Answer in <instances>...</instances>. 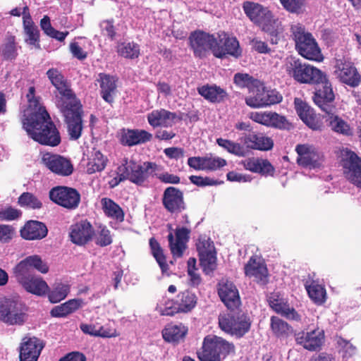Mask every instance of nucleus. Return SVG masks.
<instances>
[{"instance_id": "obj_27", "label": "nucleus", "mask_w": 361, "mask_h": 361, "mask_svg": "<svg viewBox=\"0 0 361 361\" xmlns=\"http://www.w3.org/2000/svg\"><path fill=\"white\" fill-rule=\"evenodd\" d=\"M44 348L42 341L36 338H29L21 343L20 346V361H37L38 357Z\"/></svg>"}, {"instance_id": "obj_50", "label": "nucleus", "mask_w": 361, "mask_h": 361, "mask_svg": "<svg viewBox=\"0 0 361 361\" xmlns=\"http://www.w3.org/2000/svg\"><path fill=\"white\" fill-rule=\"evenodd\" d=\"M189 39L194 54L201 58L203 53V32L195 31L190 35Z\"/></svg>"}, {"instance_id": "obj_38", "label": "nucleus", "mask_w": 361, "mask_h": 361, "mask_svg": "<svg viewBox=\"0 0 361 361\" xmlns=\"http://www.w3.org/2000/svg\"><path fill=\"white\" fill-rule=\"evenodd\" d=\"M149 245L151 253L159 264L161 273L163 274H167L169 270V266L167 263L166 257L164 252V250L161 247L160 243L154 238L152 237L149 240Z\"/></svg>"}, {"instance_id": "obj_21", "label": "nucleus", "mask_w": 361, "mask_h": 361, "mask_svg": "<svg viewBox=\"0 0 361 361\" xmlns=\"http://www.w3.org/2000/svg\"><path fill=\"white\" fill-rule=\"evenodd\" d=\"M246 276L254 278V281L260 286H266L269 282V272L266 264L255 256H252L245 265Z\"/></svg>"}, {"instance_id": "obj_35", "label": "nucleus", "mask_w": 361, "mask_h": 361, "mask_svg": "<svg viewBox=\"0 0 361 361\" xmlns=\"http://www.w3.org/2000/svg\"><path fill=\"white\" fill-rule=\"evenodd\" d=\"M217 251L211 239L204 241V274H212L217 268Z\"/></svg>"}, {"instance_id": "obj_6", "label": "nucleus", "mask_w": 361, "mask_h": 361, "mask_svg": "<svg viewBox=\"0 0 361 361\" xmlns=\"http://www.w3.org/2000/svg\"><path fill=\"white\" fill-rule=\"evenodd\" d=\"M27 308L20 300L0 298V321L10 326H22L27 318Z\"/></svg>"}, {"instance_id": "obj_41", "label": "nucleus", "mask_w": 361, "mask_h": 361, "mask_svg": "<svg viewBox=\"0 0 361 361\" xmlns=\"http://www.w3.org/2000/svg\"><path fill=\"white\" fill-rule=\"evenodd\" d=\"M305 286L309 297L315 304L320 305L325 302L326 293L323 286L313 281L309 285L305 283Z\"/></svg>"}, {"instance_id": "obj_44", "label": "nucleus", "mask_w": 361, "mask_h": 361, "mask_svg": "<svg viewBox=\"0 0 361 361\" xmlns=\"http://www.w3.org/2000/svg\"><path fill=\"white\" fill-rule=\"evenodd\" d=\"M117 52L124 58L133 59L139 56L140 47L133 42H123L118 44Z\"/></svg>"}, {"instance_id": "obj_31", "label": "nucleus", "mask_w": 361, "mask_h": 361, "mask_svg": "<svg viewBox=\"0 0 361 361\" xmlns=\"http://www.w3.org/2000/svg\"><path fill=\"white\" fill-rule=\"evenodd\" d=\"M152 135L145 130L123 129L121 134V142L128 146L140 145L149 141Z\"/></svg>"}, {"instance_id": "obj_47", "label": "nucleus", "mask_w": 361, "mask_h": 361, "mask_svg": "<svg viewBox=\"0 0 361 361\" xmlns=\"http://www.w3.org/2000/svg\"><path fill=\"white\" fill-rule=\"evenodd\" d=\"M169 246L173 258L174 259L180 258L183 256L184 251L187 248V245L183 242L174 240V235L172 233L168 235Z\"/></svg>"}, {"instance_id": "obj_43", "label": "nucleus", "mask_w": 361, "mask_h": 361, "mask_svg": "<svg viewBox=\"0 0 361 361\" xmlns=\"http://www.w3.org/2000/svg\"><path fill=\"white\" fill-rule=\"evenodd\" d=\"M271 328L274 335L280 338H287L293 333L292 327L287 322L277 317H271Z\"/></svg>"}, {"instance_id": "obj_8", "label": "nucleus", "mask_w": 361, "mask_h": 361, "mask_svg": "<svg viewBox=\"0 0 361 361\" xmlns=\"http://www.w3.org/2000/svg\"><path fill=\"white\" fill-rule=\"evenodd\" d=\"M58 109L63 114L67 124V130L71 140H78L82 133L83 126L82 120V106L78 100L66 104L61 100Z\"/></svg>"}, {"instance_id": "obj_58", "label": "nucleus", "mask_w": 361, "mask_h": 361, "mask_svg": "<svg viewBox=\"0 0 361 361\" xmlns=\"http://www.w3.org/2000/svg\"><path fill=\"white\" fill-rule=\"evenodd\" d=\"M15 235V228L11 225L0 224V242H10Z\"/></svg>"}, {"instance_id": "obj_20", "label": "nucleus", "mask_w": 361, "mask_h": 361, "mask_svg": "<svg viewBox=\"0 0 361 361\" xmlns=\"http://www.w3.org/2000/svg\"><path fill=\"white\" fill-rule=\"evenodd\" d=\"M249 118L253 121L267 127L279 129H288L290 123L285 116L272 111H255L249 114Z\"/></svg>"}, {"instance_id": "obj_34", "label": "nucleus", "mask_w": 361, "mask_h": 361, "mask_svg": "<svg viewBox=\"0 0 361 361\" xmlns=\"http://www.w3.org/2000/svg\"><path fill=\"white\" fill-rule=\"evenodd\" d=\"M97 80L99 82L102 98L109 103L113 102V95L116 89L115 78L105 73H100Z\"/></svg>"}, {"instance_id": "obj_12", "label": "nucleus", "mask_w": 361, "mask_h": 361, "mask_svg": "<svg viewBox=\"0 0 361 361\" xmlns=\"http://www.w3.org/2000/svg\"><path fill=\"white\" fill-rule=\"evenodd\" d=\"M256 89L251 90L245 103L250 107L259 109L278 104L282 101V95L276 90H268L262 85H255Z\"/></svg>"}, {"instance_id": "obj_46", "label": "nucleus", "mask_w": 361, "mask_h": 361, "mask_svg": "<svg viewBox=\"0 0 361 361\" xmlns=\"http://www.w3.org/2000/svg\"><path fill=\"white\" fill-rule=\"evenodd\" d=\"M226 92L216 85L204 86V99L211 102H220L226 97Z\"/></svg>"}, {"instance_id": "obj_49", "label": "nucleus", "mask_w": 361, "mask_h": 361, "mask_svg": "<svg viewBox=\"0 0 361 361\" xmlns=\"http://www.w3.org/2000/svg\"><path fill=\"white\" fill-rule=\"evenodd\" d=\"M69 292V287L62 283L57 284L52 290L48 291L49 300L52 303H56L63 300Z\"/></svg>"}, {"instance_id": "obj_16", "label": "nucleus", "mask_w": 361, "mask_h": 361, "mask_svg": "<svg viewBox=\"0 0 361 361\" xmlns=\"http://www.w3.org/2000/svg\"><path fill=\"white\" fill-rule=\"evenodd\" d=\"M298 154L297 163L298 165L312 169L319 168L323 163V156L313 146L309 144H300L295 147Z\"/></svg>"}, {"instance_id": "obj_4", "label": "nucleus", "mask_w": 361, "mask_h": 361, "mask_svg": "<svg viewBox=\"0 0 361 361\" xmlns=\"http://www.w3.org/2000/svg\"><path fill=\"white\" fill-rule=\"evenodd\" d=\"M290 29L298 53L309 60L322 61L320 49L312 34L305 32L304 26L300 23L293 24Z\"/></svg>"}, {"instance_id": "obj_10", "label": "nucleus", "mask_w": 361, "mask_h": 361, "mask_svg": "<svg viewBox=\"0 0 361 361\" xmlns=\"http://www.w3.org/2000/svg\"><path fill=\"white\" fill-rule=\"evenodd\" d=\"M197 298L195 293L188 290L180 292L175 299L166 300L163 307L160 306L161 315L173 316L178 313H188L197 304Z\"/></svg>"}, {"instance_id": "obj_23", "label": "nucleus", "mask_w": 361, "mask_h": 361, "mask_svg": "<svg viewBox=\"0 0 361 361\" xmlns=\"http://www.w3.org/2000/svg\"><path fill=\"white\" fill-rule=\"evenodd\" d=\"M295 341L304 348L316 351L321 348L324 341L323 330L316 329L308 332L301 331L295 334Z\"/></svg>"}, {"instance_id": "obj_2", "label": "nucleus", "mask_w": 361, "mask_h": 361, "mask_svg": "<svg viewBox=\"0 0 361 361\" xmlns=\"http://www.w3.org/2000/svg\"><path fill=\"white\" fill-rule=\"evenodd\" d=\"M22 123L27 135L41 145L56 147L61 142L60 133L47 112L22 119Z\"/></svg>"}, {"instance_id": "obj_28", "label": "nucleus", "mask_w": 361, "mask_h": 361, "mask_svg": "<svg viewBox=\"0 0 361 361\" xmlns=\"http://www.w3.org/2000/svg\"><path fill=\"white\" fill-rule=\"evenodd\" d=\"M50 200L54 203H79L80 195L73 188L56 186L49 191Z\"/></svg>"}, {"instance_id": "obj_24", "label": "nucleus", "mask_w": 361, "mask_h": 361, "mask_svg": "<svg viewBox=\"0 0 361 361\" xmlns=\"http://www.w3.org/2000/svg\"><path fill=\"white\" fill-rule=\"evenodd\" d=\"M294 103L299 117L309 128L314 130L322 129L323 123L319 116L314 114V110L306 102L295 98Z\"/></svg>"}, {"instance_id": "obj_59", "label": "nucleus", "mask_w": 361, "mask_h": 361, "mask_svg": "<svg viewBox=\"0 0 361 361\" xmlns=\"http://www.w3.org/2000/svg\"><path fill=\"white\" fill-rule=\"evenodd\" d=\"M305 0H280L283 8L289 12L298 13L304 5Z\"/></svg>"}, {"instance_id": "obj_26", "label": "nucleus", "mask_w": 361, "mask_h": 361, "mask_svg": "<svg viewBox=\"0 0 361 361\" xmlns=\"http://www.w3.org/2000/svg\"><path fill=\"white\" fill-rule=\"evenodd\" d=\"M188 334V326L182 323L167 324L161 331L163 339L173 345H178L184 342Z\"/></svg>"}, {"instance_id": "obj_64", "label": "nucleus", "mask_w": 361, "mask_h": 361, "mask_svg": "<svg viewBox=\"0 0 361 361\" xmlns=\"http://www.w3.org/2000/svg\"><path fill=\"white\" fill-rule=\"evenodd\" d=\"M59 361H86V357L82 353L72 352L61 358Z\"/></svg>"}, {"instance_id": "obj_15", "label": "nucleus", "mask_w": 361, "mask_h": 361, "mask_svg": "<svg viewBox=\"0 0 361 361\" xmlns=\"http://www.w3.org/2000/svg\"><path fill=\"white\" fill-rule=\"evenodd\" d=\"M47 75L51 84L59 91L60 96L56 97V105L59 107V101L66 104L71 103L73 100H78L73 92L63 75L56 68H51L47 71Z\"/></svg>"}, {"instance_id": "obj_33", "label": "nucleus", "mask_w": 361, "mask_h": 361, "mask_svg": "<svg viewBox=\"0 0 361 361\" xmlns=\"http://www.w3.org/2000/svg\"><path fill=\"white\" fill-rule=\"evenodd\" d=\"M243 141L247 147L261 151L270 150L274 146L273 140L263 134H249Z\"/></svg>"}, {"instance_id": "obj_39", "label": "nucleus", "mask_w": 361, "mask_h": 361, "mask_svg": "<svg viewBox=\"0 0 361 361\" xmlns=\"http://www.w3.org/2000/svg\"><path fill=\"white\" fill-rule=\"evenodd\" d=\"M81 300H69L60 305L53 307L50 314L54 317H65L78 310L81 307Z\"/></svg>"}, {"instance_id": "obj_14", "label": "nucleus", "mask_w": 361, "mask_h": 361, "mask_svg": "<svg viewBox=\"0 0 361 361\" xmlns=\"http://www.w3.org/2000/svg\"><path fill=\"white\" fill-rule=\"evenodd\" d=\"M155 170V164L150 162H145L142 165L134 162L127 163L118 168V173L123 178H128L130 181L136 183H142L146 178Z\"/></svg>"}, {"instance_id": "obj_30", "label": "nucleus", "mask_w": 361, "mask_h": 361, "mask_svg": "<svg viewBox=\"0 0 361 361\" xmlns=\"http://www.w3.org/2000/svg\"><path fill=\"white\" fill-rule=\"evenodd\" d=\"M268 302L271 309L276 313L281 314L288 319L295 320L300 319V317L295 309L290 307L287 302H286L278 293H271Z\"/></svg>"}, {"instance_id": "obj_36", "label": "nucleus", "mask_w": 361, "mask_h": 361, "mask_svg": "<svg viewBox=\"0 0 361 361\" xmlns=\"http://www.w3.org/2000/svg\"><path fill=\"white\" fill-rule=\"evenodd\" d=\"M107 162V157L99 150L94 148L88 158L87 171L90 174L100 172L105 169Z\"/></svg>"}, {"instance_id": "obj_48", "label": "nucleus", "mask_w": 361, "mask_h": 361, "mask_svg": "<svg viewBox=\"0 0 361 361\" xmlns=\"http://www.w3.org/2000/svg\"><path fill=\"white\" fill-rule=\"evenodd\" d=\"M197 260L194 257H190L188 260L187 272L189 276V284L195 287L201 283L202 278L197 273L198 269L196 267Z\"/></svg>"}, {"instance_id": "obj_5", "label": "nucleus", "mask_w": 361, "mask_h": 361, "mask_svg": "<svg viewBox=\"0 0 361 361\" xmlns=\"http://www.w3.org/2000/svg\"><path fill=\"white\" fill-rule=\"evenodd\" d=\"M286 71L295 80L303 84H319L324 79V73L299 59H288L285 64Z\"/></svg>"}, {"instance_id": "obj_63", "label": "nucleus", "mask_w": 361, "mask_h": 361, "mask_svg": "<svg viewBox=\"0 0 361 361\" xmlns=\"http://www.w3.org/2000/svg\"><path fill=\"white\" fill-rule=\"evenodd\" d=\"M243 167L252 173H257L259 168H257V165L259 163V158L257 157H251L248 158L242 162Z\"/></svg>"}, {"instance_id": "obj_7", "label": "nucleus", "mask_w": 361, "mask_h": 361, "mask_svg": "<svg viewBox=\"0 0 361 361\" xmlns=\"http://www.w3.org/2000/svg\"><path fill=\"white\" fill-rule=\"evenodd\" d=\"M218 320L219 328L223 331L238 338L243 337L250 331L252 324L247 314L238 310L220 314Z\"/></svg>"}, {"instance_id": "obj_60", "label": "nucleus", "mask_w": 361, "mask_h": 361, "mask_svg": "<svg viewBox=\"0 0 361 361\" xmlns=\"http://www.w3.org/2000/svg\"><path fill=\"white\" fill-rule=\"evenodd\" d=\"M259 164L257 165V168H259V169L257 171V173H260L263 176L274 175L275 169L267 159L259 158Z\"/></svg>"}, {"instance_id": "obj_42", "label": "nucleus", "mask_w": 361, "mask_h": 361, "mask_svg": "<svg viewBox=\"0 0 361 361\" xmlns=\"http://www.w3.org/2000/svg\"><path fill=\"white\" fill-rule=\"evenodd\" d=\"M18 56V51L14 36H8L0 46V56L6 61H13Z\"/></svg>"}, {"instance_id": "obj_18", "label": "nucleus", "mask_w": 361, "mask_h": 361, "mask_svg": "<svg viewBox=\"0 0 361 361\" xmlns=\"http://www.w3.org/2000/svg\"><path fill=\"white\" fill-rule=\"evenodd\" d=\"M218 295L230 311L239 310L241 305L240 297L235 285L230 281H221L218 283Z\"/></svg>"}, {"instance_id": "obj_57", "label": "nucleus", "mask_w": 361, "mask_h": 361, "mask_svg": "<svg viewBox=\"0 0 361 361\" xmlns=\"http://www.w3.org/2000/svg\"><path fill=\"white\" fill-rule=\"evenodd\" d=\"M25 35H27V38L25 39V42L30 44L34 45L37 49L40 48L39 44V33L37 29V27H27V30H24Z\"/></svg>"}, {"instance_id": "obj_45", "label": "nucleus", "mask_w": 361, "mask_h": 361, "mask_svg": "<svg viewBox=\"0 0 361 361\" xmlns=\"http://www.w3.org/2000/svg\"><path fill=\"white\" fill-rule=\"evenodd\" d=\"M216 142L221 147L232 154L238 157L245 155L244 147L238 142L223 138H218Z\"/></svg>"}, {"instance_id": "obj_3", "label": "nucleus", "mask_w": 361, "mask_h": 361, "mask_svg": "<svg viewBox=\"0 0 361 361\" xmlns=\"http://www.w3.org/2000/svg\"><path fill=\"white\" fill-rule=\"evenodd\" d=\"M211 51L213 55L217 58H223L226 54L234 57L240 55L239 42L235 37H228L225 32L214 35L204 33V52Z\"/></svg>"}, {"instance_id": "obj_17", "label": "nucleus", "mask_w": 361, "mask_h": 361, "mask_svg": "<svg viewBox=\"0 0 361 361\" xmlns=\"http://www.w3.org/2000/svg\"><path fill=\"white\" fill-rule=\"evenodd\" d=\"M341 157L347 169V178L361 188V158L347 148L341 150Z\"/></svg>"}, {"instance_id": "obj_54", "label": "nucleus", "mask_w": 361, "mask_h": 361, "mask_svg": "<svg viewBox=\"0 0 361 361\" xmlns=\"http://www.w3.org/2000/svg\"><path fill=\"white\" fill-rule=\"evenodd\" d=\"M22 216V212L11 206L6 207L0 210V220L11 221L19 219Z\"/></svg>"}, {"instance_id": "obj_19", "label": "nucleus", "mask_w": 361, "mask_h": 361, "mask_svg": "<svg viewBox=\"0 0 361 361\" xmlns=\"http://www.w3.org/2000/svg\"><path fill=\"white\" fill-rule=\"evenodd\" d=\"M42 164L51 172L61 176H70L73 171L71 161L59 154L45 153L42 156Z\"/></svg>"}, {"instance_id": "obj_25", "label": "nucleus", "mask_w": 361, "mask_h": 361, "mask_svg": "<svg viewBox=\"0 0 361 361\" xmlns=\"http://www.w3.org/2000/svg\"><path fill=\"white\" fill-rule=\"evenodd\" d=\"M94 234V231L91 224L83 220L71 226L70 238L73 243L83 245L91 240Z\"/></svg>"}, {"instance_id": "obj_55", "label": "nucleus", "mask_w": 361, "mask_h": 361, "mask_svg": "<svg viewBox=\"0 0 361 361\" xmlns=\"http://www.w3.org/2000/svg\"><path fill=\"white\" fill-rule=\"evenodd\" d=\"M226 165V161L219 157H204V169L216 170Z\"/></svg>"}, {"instance_id": "obj_11", "label": "nucleus", "mask_w": 361, "mask_h": 361, "mask_svg": "<svg viewBox=\"0 0 361 361\" xmlns=\"http://www.w3.org/2000/svg\"><path fill=\"white\" fill-rule=\"evenodd\" d=\"M234 352V344L222 337L216 335L204 337V361H221Z\"/></svg>"}, {"instance_id": "obj_37", "label": "nucleus", "mask_w": 361, "mask_h": 361, "mask_svg": "<svg viewBox=\"0 0 361 361\" xmlns=\"http://www.w3.org/2000/svg\"><path fill=\"white\" fill-rule=\"evenodd\" d=\"M35 89L34 87L29 88L26 95L28 102V106L24 110L22 119L35 117L38 114L47 112L46 109L40 105L39 100L35 96Z\"/></svg>"}, {"instance_id": "obj_51", "label": "nucleus", "mask_w": 361, "mask_h": 361, "mask_svg": "<svg viewBox=\"0 0 361 361\" xmlns=\"http://www.w3.org/2000/svg\"><path fill=\"white\" fill-rule=\"evenodd\" d=\"M99 230L96 234L95 243L100 247H106L113 242L111 231L106 226H99Z\"/></svg>"}, {"instance_id": "obj_32", "label": "nucleus", "mask_w": 361, "mask_h": 361, "mask_svg": "<svg viewBox=\"0 0 361 361\" xmlns=\"http://www.w3.org/2000/svg\"><path fill=\"white\" fill-rule=\"evenodd\" d=\"M176 118V114L163 109L154 110L147 116L149 123L154 128L158 126H171L174 123Z\"/></svg>"}, {"instance_id": "obj_53", "label": "nucleus", "mask_w": 361, "mask_h": 361, "mask_svg": "<svg viewBox=\"0 0 361 361\" xmlns=\"http://www.w3.org/2000/svg\"><path fill=\"white\" fill-rule=\"evenodd\" d=\"M183 200V193L173 187L166 189L164 193L163 203H181Z\"/></svg>"}, {"instance_id": "obj_1", "label": "nucleus", "mask_w": 361, "mask_h": 361, "mask_svg": "<svg viewBox=\"0 0 361 361\" xmlns=\"http://www.w3.org/2000/svg\"><path fill=\"white\" fill-rule=\"evenodd\" d=\"M33 269L47 274L49 266L39 255H34L19 262L14 267L13 273L17 282L26 292L37 296L45 295L49 287L41 276L33 273Z\"/></svg>"}, {"instance_id": "obj_13", "label": "nucleus", "mask_w": 361, "mask_h": 361, "mask_svg": "<svg viewBox=\"0 0 361 361\" xmlns=\"http://www.w3.org/2000/svg\"><path fill=\"white\" fill-rule=\"evenodd\" d=\"M334 73L341 82L353 87L358 86L361 80L354 64L345 58L336 59Z\"/></svg>"}, {"instance_id": "obj_52", "label": "nucleus", "mask_w": 361, "mask_h": 361, "mask_svg": "<svg viewBox=\"0 0 361 361\" xmlns=\"http://www.w3.org/2000/svg\"><path fill=\"white\" fill-rule=\"evenodd\" d=\"M103 210L105 214L119 222L124 220V212L119 204H103Z\"/></svg>"}, {"instance_id": "obj_62", "label": "nucleus", "mask_w": 361, "mask_h": 361, "mask_svg": "<svg viewBox=\"0 0 361 361\" xmlns=\"http://www.w3.org/2000/svg\"><path fill=\"white\" fill-rule=\"evenodd\" d=\"M227 179L231 182L247 183L252 180L250 175L243 174L235 171H230L226 175Z\"/></svg>"}, {"instance_id": "obj_29", "label": "nucleus", "mask_w": 361, "mask_h": 361, "mask_svg": "<svg viewBox=\"0 0 361 361\" xmlns=\"http://www.w3.org/2000/svg\"><path fill=\"white\" fill-rule=\"evenodd\" d=\"M47 226L40 221H27L20 230L22 238L27 240H41L47 235Z\"/></svg>"}, {"instance_id": "obj_61", "label": "nucleus", "mask_w": 361, "mask_h": 361, "mask_svg": "<svg viewBox=\"0 0 361 361\" xmlns=\"http://www.w3.org/2000/svg\"><path fill=\"white\" fill-rule=\"evenodd\" d=\"M338 343L342 348L343 358L348 359L355 355L356 348L349 341L341 338Z\"/></svg>"}, {"instance_id": "obj_56", "label": "nucleus", "mask_w": 361, "mask_h": 361, "mask_svg": "<svg viewBox=\"0 0 361 361\" xmlns=\"http://www.w3.org/2000/svg\"><path fill=\"white\" fill-rule=\"evenodd\" d=\"M234 83L240 87H249L250 85H255L258 82L255 81L253 78L247 73H238L233 78Z\"/></svg>"}, {"instance_id": "obj_22", "label": "nucleus", "mask_w": 361, "mask_h": 361, "mask_svg": "<svg viewBox=\"0 0 361 361\" xmlns=\"http://www.w3.org/2000/svg\"><path fill=\"white\" fill-rule=\"evenodd\" d=\"M319 84L322 85V88L316 91L313 97L315 104L326 114H331L336 109L330 104L334 100L335 96L331 84L324 73V79Z\"/></svg>"}, {"instance_id": "obj_9", "label": "nucleus", "mask_w": 361, "mask_h": 361, "mask_svg": "<svg viewBox=\"0 0 361 361\" xmlns=\"http://www.w3.org/2000/svg\"><path fill=\"white\" fill-rule=\"evenodd\" d=\"M243 8L250 20L261 27L263 30L271 34H274L277 30L279 22L267 8L250 1L245 2Z\"/></svg>"}, {"instance_id": "obj_40", "label": "nucleus", "mask_w": 361, "mask_h": 361, "mask_svg": "<svg viewBox=\"0 0 361 361\" xmlns=\"http://www.w3.org/2000/svg\"><path fill=\"white\" fill-rule=\"evenodd\" d=\"M335 110L331 114H327L328 118L326 121L329 123L331 128L338 133L345 135H352V129L346 121L340 118L338 116L335 115Z\"/></svg>"}]
</instances>
